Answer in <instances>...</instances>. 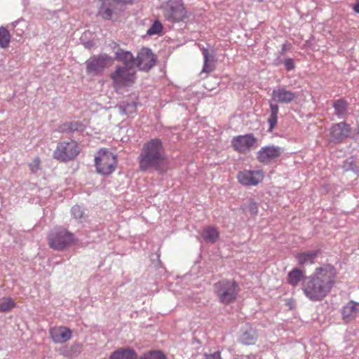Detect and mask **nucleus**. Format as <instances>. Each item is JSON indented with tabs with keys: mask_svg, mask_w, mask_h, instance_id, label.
I'll use <instances>...</instances> for the list:
<instances>
[{
	"mask_svg": "<svg viewBox=\"0 0 359 359\" xmlns=\"http://www.w3.org/2000/svg\"><path fill=\"white\" fill-rule=\"evenodd\" d=\"M336 278V269L332 265L327 264L317 268L312 275L304 278V294L312 302L321 301L330 292Z\"/></svg>",
	"mask_w": 359,
	"mask_h": 359,
	"instance_id": "obj_1",
	"label": "nucleus"
},
{
	"mask_svg": "<svg viewBox=\"0 0 359 359\" xmlns=\"http://www.w3.org/2000/svg\"><path fill=\"white\" fill-rule=\"evenodd\" d=\"M138 160L139 168L142 171L163 172L167 169L168 161L161 140L154 138L145 142Z\"/></svg>",
	"mask_w": 359,
	"mask_h": 359,
	"instance_id": "obj_2",
	"label": "nucleus"
},
{
	"mask_svg": "<svg viewBox=\"0 0 359 359\" xmlns=\"http://www.w3.org/2000/svg\"><path fill=\"white\" fill-rule=\"evenodd\" d=\"M215 291L221 303L229 304L236 300L238 285L233 280H222L215 284Z\"/></svg>",
	"mask_w": 359,
	"mask_h": 359,
	"instance_id": "obj_3",
	"label": "nucleus"
},
{
	"mask_svg": "<svg viewBox=\"0 0 359 359\" xmlns=\"http://www.w3.org/2000/svg\"><path fill=\"white\" fill-rule=\"evenodd\" d=\"M48 239L49 246L56 250H63L74 243V234L63 228L52 230Z\"/></svg>",
	"mask_w": 359,
	"mask_h": 359,
	"instance_id": "obj_4",
	"label": "nucleus"
},
{
	"mask_svg": "<svg viewBox=\"0 0 359 359\" xmlns=\"http://www.w3.org/2000/svg\"><path fill=\"white\" fill-rule=\"evenodd\" d=\"M136 69L123 66H116V70L110 77L116 89H120L130 86L135 82Z\"/></svg>",
	"mask_w": 359,
	"mask_h": 359,
	"instance_id": "obj_5",
	"label": "nucleus"
},
{
	"mask_svg": "<svg viewBox=\"0 0 359 359\" xmlns=\"http://www.w3.org/2000/svg\"><path fill=\"white\" fill-rule=\"evenodd\" d=\"M79 152L80 148L76 142L63 141L57 144L53 157L61 162H67L74 160Z\"/></svg>",
	"mask_w": 359,
	"mask_h": 359,
	"instance_id": "obj_6",
	"label": "nucleus"
},
{
	"mask_svg": "<svg viewBox=\"0 0 359 359\" xmlns=\"http://www.w3.org/2000/svg\"><path fill=\"white\" fill-rule=\"evenodd\" d=\"M161 8L165 18L170 22H180L186 17V11L181 0H168Z\"/></svg>",
	"mask_w": 359,
	"mask_h": 359,
	"instance_id": "obj_7",
	"label": "nucleus"
},
{
	"mask_svg": "<svg viewBox=\"0 0 359 359\" xmlns=\"http://www.w3.org/2000/svg\"><path fill=\"white\" fill-rule=\"evenodd\" d=\"M97 171L102 175L111 174L116 166V156L107 149H100L95 158Z\"/></svg>",
	"mask_w": 359,
	"mask_h": 359,
	"instance_id": "obj_8",
	"label": "nucleus"
},
{
	"mask_svg": "<svg viewBox=\"0 0 359 359\" xmlns=\"http://www.w3.org/2000/svg\"><path fill=\"white\" fill-rule=\"evenodd\" d=\"M113 59L107 54H100L90 57L86 62V72L90 76H97L109 67Z\"/></svg>",
	"mask_w": 359,
	"mask_h": 359,
	"instance_id": "obj_9",
	"label": "nucleus"
},
{
	"mask_svg": "<svg viewBox=\"0 0 359 359\" xmlns=\"http://www.w3.org/2000/svg\"><path fill=\"white\" fill-rule=\"evenodd\" d=\"M123 11V5L116 0H100L98 14L105 20L117 17Z\"/></svg>",
	"mask_w": 359,
	"mask_h": 359,
	"instance_id": "obj_10",
	"label": "nucleus"
},
{
	"mask_svg": "<svg viewBox=\"0 0 359 359\" xmlns=\"http://www.w3.org/2000/svg\"><path fill=\"white\" fill-rule=\"evenodd\" d=\"M257 140L252 134L239 135L232 140L231 145L239 153H245L252 147H256Z\"/></svg>",
	"mask_w": 359,
	"mask_h": 359,
	"instance_id": "obj_11",
	"label": "nucleus"
},
{
	"mask_svg": "<svg viewBox=\"0 0 359 359\" xmlns=\"http://www.w3.org/2000/svg\"><path fill=\"white\" fill-rule=\"evenodd\" d=\"M156 57L149 48H142L136 58V67L140 70L149 71L156 64Z\"/></svg>",
	"mask_w": 359,
	"mask_h": 359,
	"instance_id": "obj_12",
	"label": "nucleus"
},
{
	"mask_svg": "<svg viewBox=\"0 0 359 359\" xmlns=\"http://www.w3.org/2000/svg\"><path fill=\"white\" fill-rule=\"evenodd\" d=\"M283 152V149L278 146H265L258 151L257 158L260 163L269 164L273 160L278 158Z\"/></svg>",
	"mask_w": 359,
	"mask_h": 359,
	"instance_id": "obj_13",
	"label": "nucleus"
},
{
	"mask_svg": "<svg viewBox=\"0 0 359 359\" xmlns=\"http://www.w3.org/2000/svg\"><path fill=\"white\" fill-rule=\"evenodd\" d=\"M264 175L261 170H243L237 175L238 182L244 186H255L262 181Z\"/></svg>",
	"mask_w": 359,
	"mask_h": 359,
	"instance_id": "obj_14",
	"label": "nucleus"
},
{
	"mask_svg": "<svg viewBox=\"0 0 359 359\" xmlns=\"http://www.w3.org/2000/svg\"><path fill=\"white\" fill-rule=\"evenodd\" d=\"M332 140L339 143L348 137L351 133V128L346 122L334 124L330 130Z\"/></svg>",
	"mask_w": 359,
	"mask_h": 359,
	"instance_id": "obj_15",
	"label": "nucleus"
},
{
	"mask_svg": "<svg viewBox=\"0 0 359 359\" xmlns=\"http://www.w3.org/2000/svg\"><path fill=\"white\" fill-rule=\"evenodd\" d=\"M297 94L284 87H278L273 90L271 93L272 100L278 103L289 104L296 97Z\"/></svg>",
	"mask_w": 359,
	"mask_h": 359,
	"instance_id": "obj_16",
	"label": "nucleus"
},
{
	"mask_svg": "<svg viewBox=\"0 0 359 359\" xmlns=\"http://www.w3.org/2000/svg\"><path fill=\"white\" fill-rule=\"evenodd\" d=\"M50 334L55 343L62 344L68 341L72 338V332L67 327L60 326L51 328Z\"/></svg>",
	"mask_w": 359,
	"mask_h": 359,
	"instance_id": "obj_17",
	"label": "nucleus"
},
{
	"mask_svg": "<svg viewBox=\"0 0 359 359\" xmlns=\"http://www.w3.org/2000/svg\"><path fill=\"white\" fill-rule=\"evenodd\" d=\"M341 314L346 323L353 320L359 314V303L350 301L343 307Z\"/></svg>",
	"mask_w": 359,
	"mask_h": 359,
	"instance_id": "obj_18",
	"label": "nucleus"
},
{
	"mask_svg": "<svg viewBox=\"0 0 359 359\" xmlns=\"http://www.w3.org/2000/svg\"><path fill=\"white\" fill-rule=\"evenodd\" d=\"M257 334L256 330L249 325H245L241 330L239 341L245 345L255 343Z\"/></svg>",
	"mask_w": 359,
	"mask_h": 359,
	"instance_id": "obj_19",
	"label": "nucleus"
},
{
	"mask_svg": "<svg viewBox=\"0 0 359 359\" xmlns=\"http://www.w3.org/2000/svg\"><path fill=\"white\" fill-rule=\"evenodd\" d=\"M115 54V59L122 62V66L136 69V59H135L131 53L118 48Z\"/></svg>",
	"mask_w": 359,
	"mask_h": 359,
	"instance_id": "obj_20",
	"label": "nucleus"
},
{
	"mask_svg": "<svg viewBox=\"0 0 359 359\" xmlns=\"http://www.w3.org/2000/svg\"><path fill=\"white\" fill-rule=\"evenodd\" d=\"M137 356L136 352L131 348H118L110 355L109 359H136Z\"/></svg>",
	"mask_w": 359,
	"mask_h": 359,
	"instance_id": "obj_21",
	"label": "nucleus"
},
{
	"mask_svg": "<svg viewBox=\"0 0 359 359\" xmlns=\"http://www.w3.org/2000/svg\"><path fill=\"white\" fill-rule=\"evenodd\" d=\"M201 235L203 241L206 243H215L219 237L218 230L213 226L205 227Z\"/></svg>",
	"mask_w": 359,
	"mask_h": 359,
	"instance_id": "obj_22",
	"label": "nucleus"
},
{
	"mask_svg": "<svg viewBox=\"0 0 359 359\" xmlns=\"http://www.w3.org/2000/svg\"><path fill=\"white\" fill-rule=\"evenodd\" d=\"M84 129V126L81 122L79 121H70L65 122L61 124L58 128L57 131L62 133H73L75 131H82Z\"/></svg>",
	"mask_w": 359,
	"mask_h": 359,
	"instance_id": "obj_23",
	"label": "nucleus"
},
{
	"mask_svg": "<svg viewBox=\"0 0 359 359\" xmlns=\"http://www.w3.org/2000/svg\"><path fill=\"white\" fill-rule=\"evenodd\" d=\"M332 106L335 111V114L339 118H345L348 115V104L344 99H339L333 102Z\"/></svg>",
	"mask_w": 359,
	"mask_h": 359,
	"instance_id": "obj_24",
	"label": "nucleus"
},
{
	"mask_svg": "<svg viewBox=\"0 0 359 359\" xmlns=\"http://www.w3.org/2000/svg\"><path fill=\"white\" fill-rule=\"evenodd\" d=\"M203 55L204 59L202 73H209L215 69V55L213 53H210L208 49H203Z\"/></svg>",
	"mask_w": 359,
	"mask_h": 359,
	"instance_id": "obj_25",
	"label": "nucleus"
},
{
	"mask_svg": "<svg viewBox=\"0 0 359 359\" xmlns=\"http://www.w3.org/2000/svg\"><path fill=\"white\" fill-rule=\"evenodd\" d=\"M303 272L297 268L293 269L287 275V282L292 286L298 285L300 281L303 282Z\"/></svg>",
	"mask_w": 359,
	"mask_h": 359,
	"instance_id": "obj_26",
	"label": "nucleus"
},
{
	"mask_svg": "<svg viewBox=\"0 0 359 359\" xmlns=\"http://www.w3.org/2000/svg\"><path fill=\"white\" fill-rule=\"evenodd\" d=\"M317 251H311L298 254L296 257L299 264H312L317 256Z\"/></svg>",
	"mask_w": 359,
	"mask_h": 359,
	"instance_id": "obj_27",
	"label": "nucleus"
},
{
	"mask_svg": "<svg viewBox=\"0 0 359 359\" xmlns=\"http://www.w3.org/2000/svg\"><path fill=\"white\" fill-rule=\"evenodd\" d=\"M279 107L277 104H270V116L268 118V123L269 124V130L271 131L277 123L278 114Z\"/></svg>",
	"mask_w": 359,
	"mask_h": 359,
	"instance_id": "obj_28",
	"label": "nucleus"
},
{
	"mask_svg": "<svg viewBox=\"0 0 359 359\" xmlns=\"http://www.w3.org/2000/svg\"><path fill=\"white\" fill-rule=\"evenodd\" d=\"M72 217L80 223H83L87 219V215L83 208L80 205H74L72 208Z\"/></svg>",
	"mask_w": 359,
	"mask_h": 359,
	"instance_id": "obj_29",
	"label": "nucleus"
},
{
	"mask_svg": "<svg viewBox=\"0 0 359 359\" xmlns=\"http://www.w3.org/2000/svg\"><path fill=\"white\" fill-rule=\"evenodd\" d=\"M118 109L122 114H130L136 111V104L132 101L130 102H122L118 105Z\"/></svg>",
	"mask_w": 359,
	"mask_h": 359,
	"instance_id": "obj_30",
	"label": "nucleus"
},
{
	"mask_svg": "<svg viewBox=\"0 0 359 359\" xmlns=\"http://www.w3.org/2000/svg\"><path fill=\"white\" fill-rule=\"evenodd\" d=\"M15 306L14 301L9 297L0 299V312H7Z\"/></svg>",
	"mask_w": 359,
	"mask_h": 359,
	"instance_id": "obj_31",
	"label": "nucleus"
},
{
	"mask_svg": "<svg viewBox=\"0 0 359 359\" xmlns=\"http://www.w3.org/2000/svg\"><path fill=\"white\" fill-rule=\"evenodd\" d=\"M11 40V35L8 31L4 27H0V46L6 48L8 46Z\"/></svg>",
	"mask_w": 359,
	"mask_h": 359,
	"instance_id": "obj_32",
	"label": "nucleus"
},
{
	"mask_svg": "<svg viewBox=\"0 0 359 359\" xmlns=\"http://www.w3.org/2000/svg\"><path fill=\"white\" fill-rule=\"evenodd\" d=\"M139 359H166V357L160 351H151L144 353Z\"/></svg>",
	"mask_w": 359,
	"mask_h": 359,
	"instance_id": "obj_33",
	"label": "nucleus"
},
{
	"mask_svg": "<svg viewBox=\"0 0 359 359\" xmlns=\"http://www.w3.org/2000/svg\"><path fill=\"white\" fill-rule=\"evenodd\" d=\"M162 25L161 23L156 20L155 21L150 28L147 30V34L149 36L158 34L162 31Z\"/></svg>",
	"mask_w": 359,
	"mask_h": 359,
	"instance_id": "obj_34",
	"label": "nucleus"
},
{
	"mask_svg": "<svg viewBox=\"0 0 359 359\" xmlns=\"http://www.w3.org/2000/svg\"><path fill=\"white\" fill-rule=\"evenodd\" d=\"M40 160L39 158H36L34 161L29 164V168L31 171L33 173L36 172L40 169Z\"/></svg>",
	"mask_w": 359,
	"mask_h": 359,
	"instance_id": "obj_35",
	"label": "nucleus"
},
{
	"mask_svg": "<svg viewBox=\"0 0 359 359\" xmlns=\"http://www.w3.org/2000/svg\"><path fill=\"white\" fill-rule=\"evenodd\" d=\"M284 65L287 71L293 70L295 67L294 60L292 58L285 59L284 61Z\"/></svg>",
	"mask_w": 359,
	"mask_h": 359,
	"instance_id": "obj_36",
	"label": "nucleus"
},
{
	"mask_svg": "<svg viewBox=\"0 0 359 359\" xmlns=\"http://www.w3.org/2000/svg\"><path fill=\"white\" fill-rule=\"evenodd\" d=\"M205 359H222L220 353L219 351H216L213 353L210 354H205Z\"/></svg>",
	"mask_w": 359,
	"mask_h": 359,
	"instance_id": "obj_37",
	"label": "nucleus"
},
{
	"mask_svg": "<svg viewBox=\"0 0 359 359\" xmlns=\"http://www.w3.org/2000/svg\"><path fill=\"white\" fill-rule=\"evenodd\" d=\"M353 11L357 13H359V1H357L353 6Z\"/></svg>",
	"mask_w": 359,
	"mask_h": 359,
	"instance_id": "obj_38",
	"label": "nucleus"
},
{
	"mask_svg": "<svg viewBox=\"0 0 359 359\" xmlns=\"http://www.w3.org/2000/svg\"><path fill=\"white\" fill-rule=\"evenodd\" d=\"M24 22V20H23L22 19H19V20H15V22H13L11 24V25L13 26V28H15V27H17V25H18V24H20V22Z\"/></svg>",
	"mask_w": 359,
	"mask_h": 359,
	"instance_id": "obj_39",
	"label": "nucleus"
},
{
	"mask_svg": "<svg viewBox=\"0 0 359 359\" xmlns=\"http://www.w3.org/2000/svg\"><path fill=\"white\" fill-rule=\"evenodd\" d=\"M250 210H251L252 213L257 212V207H256V204L255 203H252L250 204Z\"/></svg>",
	"mask_w": 359,
	"mask_h": 359,
	"instance_id": "obj_40",
	"label": "nucleus"
},
{
	"mask_svg": "<svg viewBox=\"0 0 359 359\" xmlns=\"http://www.w3.org/2000/svg\"><path fill=\"white\" fill-rule=\"evenodd\" d=\"M117 1L120 2L121 5H124L125 4L131 3L133 0H116Z\"/></svg>",
	"mask_w": 359,
	"mask_h": 359,
	"instance_id": "obj_41",
	"label": "nucleus"
},
{
	"mask_svg": "<svg viewBox=\"0 0 359 359\" xmlns=\"http://www.w3.org/2000/svg\"><path fill=\"white\" fill-rule=\"evenodd\" d=\"M241 359H251L250 356L248 355H245V356H242L241 358Z\"/></svg>",
	"mask_w": 359,
	"mask_h": 359,
	"instance_id": "obj_42",
	"label": "nucleus"
},
{
	"mask_svg": "<svg viewBox=\"0 0 359 359\" xmlns=\"http://www.w3.org/2000/svg\"><path fill=\"white\" fill-rule=\"evenodd\" d=\"M73 346H76L79 349V351L80 350V345L79 344H75Z\"/></svg>",
	"mask_w": 359,
	"mask_h": 359,
	"instance_id": "obj_43",
	"label": "nucleus"
},
{
	"mask_svg": "<svg viewBox=\"0 0 359 359\" xmlns=\"http://www.w3.org/2000/svg\"><path fill=\"white\" fill-rule=\"evenodd\" d=\"M285 51V46H283V48L282 49V52L281 53H283Z\"/></svg>",
	"mask_w": 359,
	"mask_h": 359,
	"instance_id": "obj_44",
	"label": "nucleus"
}]
</instances>
